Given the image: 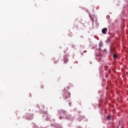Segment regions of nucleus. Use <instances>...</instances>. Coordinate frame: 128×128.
Instances as JSON below:
<instances>
[{
  "instance_id": "0eeeda50",
  "label": "nucleus",
  "mask_w": 128,
  "mask_h": 128,
  "mask_svg": "<svg viewBox=\"0 0 128 128\" xmlns=\"http://www.w3.org/2000/svg\"><path fill=\"white\" fill-rule=\"evenodd\" d=\"M106 70H108V66H106Z\"/></svg>"
},
{
  "instance_id": "9d476101",
  "label": "nucleus",
  "mask_w": 128,
  "mask_h": 128,
  "mask_svg": "<svg viewBox=\"0 0 128 128\" xmlns=\"http://www.w3.org/2000/svg\"><path fill=\"white\" fill-rule=\"evenodd\" d=\"M60 120H62V118L60 116Z\"/></svg>"
},
{
  "instance_id": "9b49d317",
  "label": "nucleus",
  "mask_w": 128,
  "mask_h": 128,
  "mask_svg": "<svg viewBox=\"0 0 128 128\" xmlns=\"http://www.w3.org/2000/svg\"><path fill=\"white\" fill-rule=\"evenodd\" d=\"M103 34H106V32H103Z\"/></svg>"
},
{
  "instance_id": "f03ea898",
  "label": "nucleus",
  "mask_w": 128,
  "mask_h": 128,
  "mask_svg": "<svg viewBox=\"0 0 128 128\" xmlns=\"http://www.w3.org/2000/svg\"><path fill=\"white\" fill-rule=\"evenodd\" d=\"M102 32H108V28H104L102 29Z\"/></svg>"
},
{
  "instance_id": "7ed1b4c3",
  "label": "nucleus",
  "mask_w": 128,
  "mask_h": 128,
  "mask_svg": "<svg viewBox=\"0 0 128 128\" xmlns=\"http://www.w3.org/2000/svg\"><path fill=\"white\" fill-rule=\"evenodd\" d=\"M64 64H66V62H68V58H65L64 59Z\"/></svg>"
},
{
  "instance_id": "1a4fd4ad",
  "label": "nucleus",
  "mask_w": 128,
  "mask_h": 128,
  "mask_svg": "<svg viewBox=\"0 0 128 128\" xmlns=\"http://www.w3.org/2000/svg\"><path fill=\"white\" fill-rule=\"evenodd\" d=\"M67 88H68V90H70V87L68 86Z\"/></svg>"
},
{
  "instance_id": "f257e3e1",
  "label": "nucleus",
  "mask_w": 128,
  "mask_h": 128,
  "mask_svg": "<svg viewBox=\"0 0 128 128\" xmlns=\"http://www.w3.org/2000/svg\"><path fill=\"white\" fill-rule=\"evenodd\" d=\"M62 96L64 100H66L67 98H70V92H68V90H66V88H65L63 90Z\"/></svg>"
},
{
  "instance_id": "6e6552de",
  "label": "nucleus",
  "mask_w": 128,
  "mask_h": 128,
  "mask_svg": "<svg viewBox=\"0 0 128 128\" xmlns=\"http://www.w3.org/2000/svg\"><path fill=\"white\" fill-rule=\"evenodd\" d=\"M68 104L69 106H72V102H69Z\"/></svg>"
},
{
  "instance_id": "39448f33",
  "label": "nucleus",
  "mask_w": 128,
  "mask_h": 128,
  "mask_svg": "<svg viewBox=\"0 0 128 128\" xmlns=\"http://www.w3.org/2000/svg\"><path fill=\"white\" fill-rule=\"evenodd\" d=\"M113 57H114V58H118V55L114 54L113 55Z\"/></svg>"
},
{
  "instance_id": "f8f14e48",
  "label": "nucleus",
  "mask_w": 128,
  "mask_h": 128,
  "mask_svg": "<svg viewBox=\"0 0 128 128\" xmlns=\"http://www.w3.org/2000/svg\"><path fill=\"white\" fill-rule=\"evenodd\" d=\"M84 52H86V51H84Z\"/></svg>"
},
{
  "instance_id": "423d86ee",
  "label": "nucleus",
  "mask_w": 128,
  "mask_h": 128,
  "mask_svg": "<svg viewBox=\"0 0 128 128\" xmlns=\"http://www.w3.org/2000/svg\"><path fill=\"white\" fill-rule=\"evenodd\" d=\"M107 120H110V116H108Z\"/></svg>"
},
{
  "instance_id": "20e7f679",
  "label": "nucleus",
  "mask_w": 128,
  "mask_h": 128,
  "mask_svg": "<svg viewBox=\"0 0 128 128\" xmlns=\"http://www.w3.org/2000/svg\"><path fill=\"white\" fill-rule=\"evenodd\" d=\"M99 46H100V48H102V42H100L99 43Z\"/></svg>"
}]
</instances>
